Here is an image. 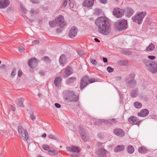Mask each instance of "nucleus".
Wrapping results in <instances>:
<instances>
[{"label":"nucleus","instance_id":"nucleus-1","mask_svg":"<svg viewBox=\"0 0 157 157\" xmlns=\"http://www.w3.org/2000/svg\"><path fill=\"white\" fill-rule=\"evenodd\" d=\"M95 22L98 27L99 33L106 35L111 32V25L106 17H99L96 20Z\"/></svg>","mask_w":157,"mask_h":157},{"label":"nucleus","instance_id":"nucleus-2","mask_svg":"<svg viewBox=\"0 0 157 157\" xmlns=\"http://www.w3.org/2000/svg\"><path fill=\"white\" fill-rule=\"evenodd\" d=\"M64 97L66 100L69 101H76L78 98L75 95V93L73 91L66 90L64 92Z\"/></svg>","mask_w":157,"mask_h":157},{"label":"nucleus","instance_id":"nucleus-3","mask_svg":"<svg viewBox=\"0 0 157 157\" xmlns=\"http://www.w3.org/2000/svg\"><path fill=\"white\" fill-rule=\"evenodd\" d=\"M18 132L20 137L24 141L28 142L29 137L26 130L24 129L21 126L19 125L18 128Z\"/></svg>","mask_w":157,"mask_h":157},{"label":"nucleus","instance_id":"nucleus-4","mask_svg":"<svg viewBox=\"0 0 157 157\" xmlns=\"http://www.w3.org/2000/svg\"><path fill=\"white\" fill-rule=\"evenodd\" d=\"M125 81L127 84V86L129 87H132L136 83L135 79V75L134 74H131L128 75L125 78Z\"/></svg>","mask_w":157,"mask_h":157},{"label":"nucleus","instance_id":"nucleus-5","mask_svg":"<svg viewBox=\"0 0 157 157\" xmlns=\"http://www.w3.org/2000/svg\"><path fill=\"white\" fill-rule=\"evenodd\" d=\"M116 29L119 30H122L127 28L128 26L127 20L125 19L120 20L115 23Z\"/></svg>","mask_w":157,"mask_h":157},{"label":"nucleus","instance_id":"nucleus-6","mask_svg":"<svg viewBox=\"0 0 157 157\" xmlns=\"http://www.w3.org/2000/svg\"><path fill=\"white\" fill-rule=\"evenodd\" d=\"M145 12H142L136 14L132 17V20L134 22L141 24L143 21V19L146 15Z\"/></svg>","mask_w":157,"mask_h":157},{"label":"nucleus","instance_id":"nucleus-7","mask_svg":"<svg viewBox=\"0 0 157 157\" xmlns=\"http://www.w3.org/2000/svg\"><path fill=\"white\" fill-rule=\"evenodd\" d=\"M124 10L119 8H115L113 11V14L117 18H120L123 16Z\"/></svg>","mask_w":157,"mask_h":157},{"label":"nucleus","instance_id":"nucleus-8","mask_svg":"<svg viewBox=\"0 0 157 157\" xmlns=\"http://www.w3.org/2000/svg\"><path fill=\"white\" fill-rule=\"evenodd\" d=\"M56 22L60 27H64L66 25V22L64 21L63 17L59 15L55 18Z\"/></svg>","mask_w":157,"mask_h":157},{"label":"nucleus","instance_id":"nucleus-9","mask_svg":"<svg viewBox=\"0 0 157 157\" xmlns=\"http://www.w3.org/2000/svg\"><path fill=\"white\" fill-rule=\"evenodd\" d=\"M79 129L82 139L85 141H87L89 138L87 135V130L83 128V126H80L79 127Z\"/></svg>","mask_w":157,"mask_h":157},{"label":"nucleus","instance_id":"nucleus-10","mask_svg":"<svg viewBox=\"0 0 157 157\" xmlns=\"http://www.w3.org/2000/svg\"><path fill=\"white\" fill-rule=\"evenodd\" d=\"M89 77L86 75L82 78L81 80L80 89L82 90L83 89L89 84Z\"/></svg>","mask_w":157,"mask_h":157},{"label":"nucleus","instance_id":"nucleus-11","mask_svg":"<svg viewBox=\"0 0 157 157\" xmlns=\"http://www.w3.org/2000/svg\"><path fill=\"white\" fill-rule=\"evenodd\" d=\"M78 29L75 26L72 27L70 29L68 33L69 37L71 38H73L77 35Z\"/></svg>","mask_w":157,"mask_h":157},{"label":"nucleus","instance_id":"nucleus-12","mask_svg":"<svg viewBox=\"0 0 157 157\" xmlns=\"http://www.w3.org/2000/svg\"><path fill=\"white\" fill-rule=\"evenodd\" d=\"M148 69L150 72L153 74L157 72V63L155 61L150 64Z\"/></svg>","mask_w":157,"mask_h":157},{"label":"nucleus","instance_id":"nucleus-13","mask_svg":"<svg viewBox=\"0 0 157 157\" xmlns=\"http://www.w3.org/2000/svg\"><path fill=\"white\" fill-rule=\"evenodd\" d=\"M38 63V61L35 58H33L29 60L28 65L31 68H34L37 66Z\"/></svg>","mask_w":157,"mask_h":157},{"label":"nucleus","instance_id":"nucleus-14","mask_svg":"<svg viewBox=\"0 0 157 157\" xmlns=\"http://www.w3.org/2000/svg\"><path fill=\"white\" fill-rule=\"evenodd\" d=\"M107 152L108 151L103 148L98 149L96 151L97 155L99 157H106Z\"/></svg>","mask_w":157,"mask_h":157},{"label":"nucleus","instance_id":"nucleus-15","mask_svg":"<svg viewBox=\"0 0 157 157\" xmlns=\"http://www.w3.org/2000/svg\"><path fill=\"white\" fill-rule=\"evenodd\" d=\"M114 133L116 135L120 137H122L124 136V132L120 128H116L113 130Z\"/></svg>","mask_w":157,"mask_h":157},{"label":"nucleus","instance_id":"nucleus-16","mask_svg":"<svg viewBox=\"0 0 157 157\" xmlns=\"http://www.w3.org/2000/svg\"><path fill=\"white\" fill-rule=\"evenodd\" d=\"M67 149L69 151L77 153H79L81 151L79 147L73 145L67 147Z\"/></svg>","mask_w":157,"mask_h":157},{"label":"nucleus","instance_id":"nucleus-17","mask_svg":"<svg viewBox=\"0 0 157 157\" xmlns=\"http://www.w3.org/2000/svg\"><path fill=\"white\" fill-rule=\"evenodd\" d=\"M129 122L132 125H139L140 124V121L136 117L133 116L129 117L128 119Z\"/></svg>","mask_w":157,"mask_h":157},{"label":"nucleus","instance_id":"nucleus-18","mask_svg":"<svg viewBox=\"0 0 157 157\" xmlns=\"http://www.w3.org/2000/svg\"><path fill=\"white\" fill-rule=\"evenodd\" d=\"M95 0H85L82 3L83 6L87 8L91 7Z\"/></svg>","mask_w":157,"mask_h":157},{"label":"nucleus","instance_id":"nucleus-19","mask_svg":"<svg viewBox=\"0 0 157 157\" xmlns=\"http://www.w3.org/2000/svg\"><path fill=\"white\" fill-rule=\"evenodd\" d=\"M9 4V0H0V9L6 8Z\"/></svg>","mask_w":157,"mask_h":157},{"label":"nucleus","instance_id":"nucleus-20","mask_svg":"<svg viewBox=\"0 0 157 157\" xmlns=\"http://www.w3.org/2000/svg\"><path fill=\"white\" fill-rule=\"evenodd\" d=\"M59 62L60 64L64 66L67 62L66 56L64 54H62L60 56Z\"/></svg>","mask_w":157,"mask_h":157},{"label":"nucleus","instance_id":"nucleus-21","mask_svg":"<svg viewBox=\"0 0 157 157\" xmlns=\"http://www.w3.org/2000/svg\"><path fill=\"white\" fill-rule=\"evenodd\" d=\"M149 111L147 109H142L140 112L137 113V115L140 117H145L149 114Z\"/></svg>","mask_w":157,"mask_h":157},{"label":"nucleus","instance_id":"nucleus-22","mask_svg":"<svg viewBox=\"0 0 157 157\" xmlns=\"http://www.w3.org/2000/svg\"><path fill=\"white\" fill-rule=\"evenodd\" d=\"M64 73L66 75H63V77L64 78H66L72 74V68L70 67H67L65 70Z\"/></svg>","mask_w":157,"mask_h":157},{"label":"nucleus","instance_id":"nucleus-23","mask_svg":"<svg viewBox=\"0 0 157 157\" xmlns=\"http://www.w3.org/2000/svg\"><path fill=\"white\" fill-rule=\"evenodd\" d=\"M24 99L23 98H20L17 99L16 102L17 105L20 107H24L23 102Z\"/></svg>","mask_w":157,"mask_h":157},{"label":"nucleus","instance_id":"nucleus-24","mask_svg":"<svg viewBox=\"0 0 157 157\" xmlns=\"http://www.w3.org/2000/svg\"><path fill=\"white\" fill-rule=\"evenodd\" d=\"M124 149V145H118L114 149V151L115 152H117L123 151Z\"/></svg>","mask_w":157,"mask_h":157},{"label":"nucleus","instance_id":"nucleus-25","mask_svg":"<svg viewBox=\"0 0 157 157\" xmlns=\"http://www.w3.org/2000/svg\"><path fill=\"white\" fill-rule=\"evenodd\" d=\"M62 79L61 77H58L56 78L54 81V84L57 87H59L61 83Z\"/></svg>","mask_w":157,"mask_h":157},{"label":"nucleus","instance_id":"nucleus-26","mask_svg":"<svg viewBox=\"0 0 157 157\" xmlns=\"http://www.w3.org/2000/svg\"><path fill=\"white\" fill-rule=\"evenodd\" d=\"M126 16L128 17L132 16L133 14L134 11L131 8H128L126 9Z\"/></svg>","mask_w":157,"mask_h":157},{"label":"nucleus","instance_id":"nucleus-27","mask_svg":"<svg viewBox=\"0 0 157 157\" xmlns=\"http://www.w3.org/2000/svg\"><path fill=\"white\" fill-rule=\"evenodd\" d=\"M155 45L152 43H151L150 44L149 46L146 48V50L147 51L151 52L153 51L155 49Z\"/></svg>","mask_w":157,"mask_h":157},{"label":"nucleus","instance_id":"nucleus-28","mask_svg":"<svg viewBox=\"0 0 157 157\" xmlns=\"http://www.w3.org/2000/svg\"><path fill=\"white\" fill-rule=\"evenodd\" d=\"M76 78L75 77L68 78L66 81V83L67 84H70L76 81Z\"/></svg>","mask_w":157,"mask_h":157},{"label":"nucleus","instance_id":"nucleus-29","mask_svg":"<svg viewBox=\"0 0 157 157\" xmlns=\"http://www.w3.org/2000/svg\"><path fill=\"white\" fill-rule=\"evenodd\" d=\"M121 52L123 54L127 55H130L132 53V52L131 50L126 49H122Z\"/></svg>","mask_w":157,"mask_h":157},{"label":"nucleus","instance_id":"nucleus-30","mask_svg":"<svg viewBox=\"0 0 157 157\" xmlns=\"http://www.w3.org/2000/svg\"><path fill=\"white\" fill-rule=\"evenodd\" d=\"M127 150L128 153L132 154L134 151V148L132 146L129 145L127 147Z\"/></svg>","mask_w":157,"mask_h":157},{"label":"nucleus","instance_id":"nucleus-31","mask_svg":"<svg viewBox=\"0 0 157 157\" xmlns=\"http://www.w3.org/2000/svg\"><path fill=\"white\" fill-rule=\"evenodd\" d=\"M138 94V91L137 90H132L131 95L132 98H135Z\"/></svg>","mask_w":157,"mask_h":157},{"label":"nucleus","instance_id":"nucleus-32","mask_svg":"<svg viewBox=\"0 0 157 157\" xmlns=\"http://www.w3.org/2000/svg\"><path fill=\"white\" fill-rule=\"evenodd\" d=\"M153 62V61L146 59H144L143 60V63L145 64L146 66L148 67V68L149 67V66L150 65V64L152 63V62Z\"/></svg>","mask_w":157,"mask_h":157},{"label":"nucleus","instance_id":"nucleus-33","mask_svg":"<svg viewBox=\"0 0 157 157\" xmlns=\"http://www.w3.org/2000/svg\"><path fill=\"white\" fill-rule=\"evenodd\" d=\"M138 151L141 154H145L147 152V149L144 147H141L139 148Z\"/></svg>","mask_w":157,"mask_h":157},{"label":"nucleus","instance_id":"nucleus-34","mask_svg":"<svg viewBox=\"0 0 157 157\" xmlns=\"http://www.w3.org/2000/svg\"><path fill=\"white\" fill-rule=\"evenodd\" d=\"M134 105L135 107L137 109H140L142 106L141 103L138 101L135 102L134 103Z\"/></svg>","mask_w":157,"mask_h":157},{"label":"nucleus","instance_id":"nucleus-35","mask_svg":"<svg viewBox=\"0 0 157 157\" xmlns=\"http://www.w3.org/2000/svg\"><path fill=\"white\" fill-rule=\"evenodd\" d=\"M17 72L16 71V69L15 68H13L12 70V72L10 75V77L13 78H14L15 76L16 75Z\"/></svg>","mask_w":157,"mask_h":157},{"label":"nucleus","instance_id":"nucleus-36","mask_svg":"<svg viewBox=\"0 0 157 157\" xmlns=\"http://www.w3.org/2000/svg\"><path fill=\"white\" fill-rule=\"evenodd\" d=\"M39 13V10L36 9H31L30 11V13H32V16H33V14H36Z\"/></svg>","mask_w":157,"mask_h":157},{"label":"nucleus","instance_id":"nucleus-37","mask_svg":"<svg viewBox=\"0 0 157 157\" xmlns=\"http://www.w3.org/2000/svg\"><path fill=\"white\" fill-rule=\"evenodd\" d=\"M49 25L51 27H54L56 26L57 23L56 22V20L55 21H51L49 22Z\"/></svg>","mask_w":157,"mask_h":157},{"label":"nucleus","instance_id":"nucleus-38","mask_svg":"<svg viewBox=\"0 0 157 157\" xmlns=\"http://www.w3.org/2000/svg\"><path fill=\"white\" fill-rule=\"evenodd\" d=\"M20 8L22 12V13L26 14L28 12L27 10L24 7H23L22 5H20Z\"/></svg>","mask_w":157,"mask_h":157},{"label":"nucleus","instance_id":"nucleus-39","mask_svg":"<svg viewBox=\"0 0 157 157\" xmlns=\"http://www.w3.org/2000/svg\"><path fill=\"white\" fill-rule=\"evenodd\" d=\"M42 148L44 150H48L50 148V147L47 144H44L43 145Z\"/></svg>","mask_w":157,"mask_h":157},{"label":"nucleus","instance_id":"nucleus-40","mask_svg":"<svg viewBox=\"0 0 157 157\" xmlns=\"http://www.w3.org/2000/svg\"><path fill=\"white\" fill-rule=\"evenodd\" d=\"M107 70L109 72L111 73L113 71L114 69L109 66L107 67Z\"/></svg>","mask_w":157,"mask_h":157},{"label":"nucleus","instance_id":"nucleus-41","mask_svg":"<svg viewBox=\"0 0 157 157\" xmlns=\"http://www.w3.org/2000/svg\"><path fill=\"white\" fill-rule=\"evenodd\" d=\"M84 51L82 50L78 51V54L80 56H82L84 54Z\"/></svg>","mask_w":157,"mask_h":157},{"label":"nucleus","instance_id":"nucleus-42","mask_svg":"<svg viewBox=\"0 0 157 157\" xmlns=\"http://www.w3.org/2000/svg\"><path fill=\"white\" fill-rule=\"evenodd\" d=\"M119 64L121 65H125L127 63V62L125 61L121 60L119 62Z\"/></svg>","mask_w":157,"mask_h":157},{"label":"nucleus","instance_id":"nucleus-43","mask_svg":"<svg viewBox=\"0 0 157 157\" xmlns=\"http://www.w3.org/2000/svg\"><path fill=\"white\" fill-rule=\"evenodd\" d=\"M48 136L49 138L50 139H52L55 140H57V137L53 135L50 134Z\"/></svg>","mask_w":157,"mask_h":157},{"label":"nucleus","instance_id":"nucleus-44","mask_svg":"<svg viewBox=\"0 0 157 157\" xmlns=\"http://www.w3.org/2000/svg\"><path fill=\"white\" fill-rule=\"evenodd\" d=\"M43 59L46 62H49L50 61V59H49V57L48 56H46L44 57Z\"/></svg>","mask_w":157,"mask_h":157},{"label":"nucleus","instance_id":"nucleus-45","mask_svg":"<svg viewBox=\"0 0 157 157\" xmlns=\"http://www.w3.org/2000/svg\"><path fill=\"white\" fill-rule=\"evenodd\" d=\"M30 117L32 120H33L35 119V117L33 115V112H31L30 113Z\"/></svg>","mask_w":157,"mask_h":157},{"label":"nucleus","instance_id":"nucleus-46","mask_svg":"<svg viewBox=\"0 0 157 157\" xmlns=\"http://www.w3.org/2000/svg\"><path fill=\"white\" fill-rule=\"evenodd\" d=\"M90 61L91 63L95 65L97 64V62L94 59H90Z\"/></svg>","mask_w":157,"mask_h":157},{"label":"nucleus","instance_id":"nucleus-47","mask_svg":"<svg viewBox=\"0 0 157 157\" xmlns=\"http://www.w3.org/2000/svg\"><path fill=\"white\" fill-rule=\"evenodd\" d=\"M38 73L41 76H44L45 75V72L44 71H39Z\"/></svg>","mask_w":157,"mask_h":157},{"label":"nucleus","instance_id":"nucleus-48","mask_svg":"<svg viewBox=\"0 0 157 157\" xmlns=\"http://www.w3.org/2000/svg\"><path fill=\"white\" fill-rule=\"evenodd\" d=\"M63 27H60L58 28H57L56 30V31L57 32V33H60L62 32L63 29H62V28Z\"/></svg>","mask_w":157,"mask_h":157},{"label":"nucleus","instance_id":"nucleus-49","mask_svg":"<svg viewBox=\"0 0 157 157\" xmlns=\"http://www.w3.org/2000/svg\"><path fill=\"white\" fill-rule=\"evenodd\" d=\"M148 58L151 60H153L155 59L156 57L154 56H148Z\"/></svg>","mask_w":157,"mask_h":157},{"label":"nucleus","instance_id":"nucleus-50","mask_svg":"<svg viewBox=\"0 0 157 157\" xmlns=\"http://www.w3.org/2000/svg\"><path fill=\"white\" fill-rule=\"evenodd\" d=\"M67 0H63V3L62 6L63 7H65L67 5Z\"/></svg>","mask_w":157,"mask_h":157},{"label":"nucleus","instance_id":"nucleus-51","mask_svg":"<svg viewBox=\"0 0 157 157\" xmlns=\"http://www.w3.org/2000/svg\"><path fill=\"white\" fill-rule=\"evenodd\" d=\"M95 82V80L93 78H91L90 79H89V84L94 82Z\"/></svg>","mask_w":157,"mask_h":157},{"label":"nucleus","instance_id":"nucleus-52","mask_svg":"<svg viewBox=\"0 0 157 157\" xmlns=\"http://www.w3.org/2000/svg\"><path fill=\"white\" fill-rule=\"evenodd\" d=\"M32 43L34 44H38L39 43V41L38 40H34L33 42H32Z\"/></svg>","mask_w":157,"mask_h":157},{"label":"nucleus","instance_id":"nucleus-53","mask_svg":"<svg viewBox=\"0 0 157 157\" xmlns=\"http://www.w3.org/2000/svg\"><path fill=\"white\" fill-rule=\"evenodd\" d=\"M102 121L101 120H99L98 121H97L95 122V124L98 125H100L101 122H102Z\"/></svg>","mask_w":157,"mask_h":157},{"label":"nucleus","instance_id":"nucleus-54","mask_svg":"<svg viewBox=\"0 0 157 157\" xmlns=\"http://www.w3.org/2000/svg\"><path fill=\"white\" fill-rule=\"evenodd\" d=\"M55 105L57 108H60L61 107L60 105L58 103H55Z\"/></svg>","mask_w":157,"mask_h":157},{"label":"nucleus","instance_id":"nucleus-55","mask_svg":"<svg viewBox=\"0 0 157 157\" xmlns=\"http://www.w3.org/2000/svg\"><path fill=\"white\" fill-rule=\"evenodd\" d=\"M5 68V66L4 64H2L0 66V70L4 69Z\"/></svg>","mask_w":157,"mask_h":157},{"label":"nucleus","instance_id":"nucleus-56","mask_svg":"<svg viewBox=\"0 0 157 157\" xmlns=\"http://www.w3.org/2000/svg\"><path fill=\"white\" fill-rule=\"evenodd\" d=\"M24 48L23 47H21L19 48V51L21 52H22L24 51Z\"/></svg>","mask_w":157,"mask_h":157},{"label":"nucleus","instance_id":"nucleus-57","mask_svg":"<svg viewBox=\"0 0 157 157\" xmlns=\"http://www.w3.org/2000/svg\"><path fill=\"white\" fill-rule=\"evenodd\" d=\"M22 75V72L20 71H19L18 72V73H17L18 76L19 77H20Z\"/></svg>","mask_w":157,"mask_h":157},{"label":"nucleus","instance_id":"nucleus-58","mask_svg":"<svg viewBox=\"0 0 157 157\" xmlns=\"http://www.w3.org/2000/svg\"><path fill=\"white\" fill-rule=\"evenodd\" d=\"M70 157H78V156L75 153H72L70 155Z\"/></svg>","mask_w":157,"mask_h":157},{"label":"nucleus","instance_id":"nucleus-59","mask_svg":"<svg viewBox=\"0 0 157 157\" xmlns=\"http://www.w3.org/2000/svg\"><path fill=\"white\" fill-rule=\"evenodd\" d=\"M31 2L33 3L36 4L38 3V0H31Z\"/></svg>","mask_w":157,"mask_h":157},{"label":"nucleus","instance_id":"nucleus-60","mask_svg":"<svg viewBox=\"0 0 157 157\" xmlns=\"http://www.w3.org/2000/svg\"><path fill=\"white\" fill-rule=\"evenodd\" d=\"M107 0H100V2L101 3L105 4L106 3Z\"/></svg>","mask_w":157,"mask_h":157},{"label":"nucleus","instance_id":"nucleus-61","mask_svg":"<svg viewBox=\"0 0 157 157\" xmlns=\"http://www.w3.org/2000/svg\"><path fill=\"white\" fill-rule=\"evenodd\" d=\"M10 109L13 112H14L16 109L15 107L12 106H11Z\"/></svg>","mask_w":157,"mask_h":157},{"label":"nucleus","instance_id":"nucleus-62","mask_svg":"<svg viewBox=\"0 0 157 157\" xmlns=\"http://www.w3.org/2000/svg\"><path fill=\"white\" fill-rule=\"evenodd\" d=\"M52 152L53 153L54 155H56L57 154L58 152L57 151L55 150H53Z\"/></svg>","mask_w":157,"mask_h":157},{"label":"nucleus","instance_id":"nucleus-63","mask_svg":"<svg viewBox=\"0 0 157 157\" xmlns=\"http://www.w3.org/2000/svg\"><path fill=\"white\" fill-rule=\"evenodd\" d=\"M103 61L104 63H106L108 61V59L107 58L105 57H103Z\"/></svg>","mask_w":157,"mask_h":157},{"label":"nucleus","instance_id":"nucleus-64","mask_svg":"<svg viewBox=\"0 0 157 157\" xmlns=\"http://www.w3.org/2000/svg\"><path fill=\"white\" fill-rule=\"evenodd\" d=\"M74 4L72 3V2H71L70 3V7H71V8H74Z\"/></svg>","mask_w":157,"mask_h":157}]
</instances>
